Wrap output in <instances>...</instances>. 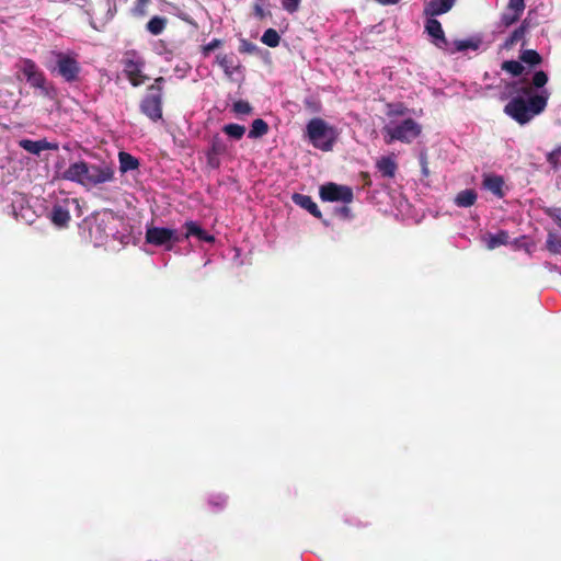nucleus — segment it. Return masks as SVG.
<instances>
[{
    "mask_svg": "<svg viewBox=\"0 0 561 561\" xmlns=\"http://www.w3.org/2000/svg\"><path fill=\"white\" fill-rule=\"evenodd\" d=\"M62 179L91 188L113 182L115 180V169L111 162L102 161L90 164L82 160L71 163L64 171Z\"/></svg>",
    "mask_w": 561,
    "mask_h": 561,
    "instance_id": "obj_1",
    "label": "nucleus"
},
{
    "mask_svg": "<svg viewBox=\"0 0 561 561\" xmlns=\"http://www.w3.org/2000/svg\"><path fill=\"white\" fill-rule=\"evenodd\" d=\"M548 99L549 93L547 90L528 99L517 95L512 98L504 106V113L519 125H525L546 110Z\"/></svg>",
    "mask_w": 561,
    "mask_h": 561,
    "instance_id": "obj_2",
    "label": "nucleus"
},
{
    "mask_svg": "<svg viewBox=\"0 0 561 561\" xmlns=\"http://www.w3.org/2000/svg\"><path fill=\"white\" fill-rule=\"evenodd\" d=\"M306 135L314 148L324 152L331 151L339 138L337 128L320 117L311 118L308 122Z\"/></svg>",
    "mask_w": 561,
    "mask_h": 561,
    "instance_id": "obj_3",
    "label": "nucleus"
},
{
    "mask_svg": "<svg viewBox=\"0 0 561 561\" xmlns=\"http://www.w3.org/2000/svg\"><path fill=\"white\" fill-rule=\"evenodd\" d=\"M164 78L158 77L154 82L148 87L147 94L140 101V112L150 121L158 122L162 118V91Z\"/></svg>",
    "mask_w": 561,
    "mask_h": 561,
    "instance_id": "obj_4",
    "label": "nucleus"
},
{
    "mask_svg": "<svg viewBox=\"0 0 561 561\" xmlns=\"http://www.w3.org/2000/svg\"><path fill=\"white\" fill-rule=\"evenodd\" d=\"M422 131V126L413 118H405L401 123L386 125L382 128L385 142L390 145L398 140L410 144L416 139Z\"/></svg>",
    "mask_w": 561,
    "mask_h": 561,
    "instance_id": "obj_5",
    "label": "nucleus"
},
{
    "mask_svg": "<svg viewBox=\"0 0 561 561\" xmlns=\"http://www.w3.org/2000/svg\"><path fill=\"white\" fill-rule=\"evenodd\" d=\"M15 68L24 76L31 87L39 89L44 95L49 94L47 87L50 85L47 83L44 72L38 68L34 60L22 58L15 65Z\"/></svg>",
    "mask_w": 561,
    "mask_h": 561,
    "instance_id": "obj_6",
    "label": "nucleus"
},
{
    "mask_svg": "<svg viewBox=\"0 0 561 561\" xmlns=\"http://www.w3.org/2000/svg\"><path fill=\"white\" fill-rule=\"evenodd\" d=\"M53 55L56 58L55 69L58 75L69 83L78 81L81 72V66L76 56L62 51H53Z\"/></svg>",
    "mask_w": 561,
    "mask_h": 561,
    "instance_id": "obj_7",
    "label": "nucleus"
},
{
    "mask_svg": "<svg viewBox=\"0 0 561 561\" xmlns=\"http://www.w3.org/2000/svg\"><path fill=\"white\" fill-rule=\"evenodd\" d=\"M124 72L128 78L129 82L134 87H138L148 79L147 76L142 73V68L145 66L144 59L137 54L135 50H129L125 53L124 59Z\"/></svg>",
    "mask_w": 561,
    "mask_h": 561,
    "instance_id": "obj_8",
    "label": "nucleus"
},
{
    "mask_svg": "<svg viewBox=\"0 0 561 561\" xmlns=\"http://www.w3.org/2000/svg\"><path fill=\"white\" fill-rule=\"evenodd\" d=\"M182 241L176 231L169 228L149 227L146 231V242L156 247H165L168 250L172 248L171 243Z\"/></svg>",
    "mask_w": 561,
    "mask_h": 561,
    "instance_id": "obj_9",
    "label": "nucleus"
},
{
    "mask_svg": "<svg viewBox=\"0 0 561 561\" xmlns=\"http://www.w3.org/2000/svg\"><path fill=\"white\" fill-rule=\"evenodd\" d=\"M320 197L323 202H342L350 204L353 202L354 194L348 186L328 183L320 187Z\"/></svg>",
    "mask_w": 561,
    "mask_h": 561,
    "instance_id": "obj_10",
    "label": "nucleus"
},
{
    "mask_svg": "<svg viewBox=\"0 0 561 561\" xmlns=\"http://www.w3.org/2000/svg\"><path fill=\"white\" fill-rule=\"evenodd\" d=\"M227 152L228 146L226 140L219 134L214 135L210 138L209 147L205 152L207 167L211 170L219 169L221 164L220 156H224Z\"/></svg>",
    "mask_w": 561,
    "mask_h": 561,
    "instance_id": "obj_11",
    "label": "nucleus"
},
{
    "mask_svg": "<svg viewBox=\"0 0 561 561\" xmlns=\"http://www.w3.org/2000/svg\"><path fill=\"white\" fill-rule=\"evenodd\" d=\"M78 206V201L75 198H66L61 203H56L50 213L49 219L51 222L59 228H67L71 216H70V206Z\"/></svg>",
    "mask_w": 561,
    "mask_h": 561,
    "instance_id": "obj_12",
    "label": "nucleus"
},
{
    "mask_svg": "<svg viewBox=\"0 0 561 561\" xmlns=\"http://www.w3.org/2000/svg\"><path fill=\"white\" fill-rule=\"evenodd\" d=\"M19 146L25 151L39 156L42 151L45 150H58V144L49 142L46 139L41 140H32V139H21L19 141Z\"/></svg>",
    "mask_w": 561,
    "mask_h": 561,
    "instance_id": "obj_13",
    "label": "nucleus"
},
{
    "mask_svg": "<svg viewBox=\"0 0 561 561\" xmlns=\"http://www.w3.org/2000/svg\"><path fill=\"white\" fill-rule=\"evenodd\" d=\"M426 23H425V31L427 34L433 37V43L438 48H445L447 46V38L445 36L444 30L442 27V24L438 20L428 16Z\"/></svg>",
    "mask_w": 561,
    "mask_h": 561,
    "instance_id": "obj_14",
    "label": "nucleus"
},
{
    "mask_svg": "<svg viewBox=\"0 0 561 561\" xmlns=\"http://www.w3.org/2000/svg\"><path fill=\"white\" fill-rule=\"evenodd\" d=\"M456 0H431L424 7V15L437 16L447 13L455 4Z\"/></svg>",
    "mask_w": 561,
    "mask_h": 561,
    "instance_id": "obj_15",
    "label": "nucleus"
},
{
    "mask_svg": "<svg viewBox=\"0 0 561 561\" xmlns=\"http://www.w3.org/2000/svg\"><path fill=\"white\" fill-rule=\"evenodd\" d=\"M184 227L186 229V232H185L184 237L182 238V240L183 239H188L190 237H196L198 240L205 241V242H209V243L215 241V237L209 234V233H207L195 221H192V220L191 221H186Z\"/></svg>",
    "mask_w": 561,
    "mask_h": 561,
    "instance_id": "obj_16",
    "label": "nucleus"
},
{
    "mask_svg": "<svg viewBox=\"0 0 561 561\" xmlns=\"http://www.w3.org/2000/svg\"><path fill=\"white\" fill-rule=\"evenodd\" d=\"M293 202L301 208L308 210L316 218H321L322 214L318 205L312 201L311 196L295 193L291 197Z\"/></svg>",
    "mask_w": 561,
    "mask_h": 561,
    "instance_id": "obj_17",
    "label": "nucleus"
},
{
    "mask_svg": "<svg viewBox=\"0 0 561 561\" xmlns=\"http://www.w3.org/2000/svg\"><path fill=\"white\" fill-rule=\"evenodd\" d=\"M482 185L485 190L490 191L499 198H502L505 195V192L503 190L504 180L500 175H485Z\"/></svg>",
    "mask_w": 561,
    "mask_h": 561,
    "instance_id": "obj_18",
    "label": "nucleus"
},
{
    "mask_svg": "<svg viewBox=\"0 0 561 561\" xmlns=\"http://www.w3.org/2000/svg\"><path fill=\"white\" fill-rule=\"evenodd\" d=\"M217 64L224 70L225 75L231 77L240 69V65L236 60L233 54H219L216 57Z\"/></svg>",
    "mask_w": 561,
    "mask_h": 561,
    "instance_id": "obj_19",
    "label": "nucleus"
},
{
    "mask_svg": "<svg viewBox=\"0 0 561 561\" xmlns=\"http://www.w3.org/2000/svg\"><path fill=\"white\" fill-rule=\"evenodd\" d=\"M376 168L383 178L392 179L398 170V164L392 157H381L377 161Z\"/></svg>",
    "mask_w": 561,
    "mask_h": 561,
    "instance_id": "obj_20",
    "label": "nucleus"
},
{
    "mask_svg": "<svg viewBox=\"0 0 561 561\" xmlns=\"http://www.w3.org/2000/svg\"><path fill=\"white\" fill-rule=\"evenodd\" d=\"M118 162H119V171L122 173H126L128 171H134L139 168V160L126 151H121L118 153Z\"/></svg>",
    "mask_w": 561,
    "mask_h": 561,
    "instance_id": "obj_21",
    "label": "nucleus"
},
{
    "mask_svg": "<svg viewBox=\"0 0 561 561\" xmlns=\"http://www.w3.org/2000/svg\"><path fill=\"white\" fill-rule=\"evenodd\" d=\"M168 19L161 15H153L146 24V31L151 35L158 36L165 30Z\"/></svg>",
    "mask_w": 561,
    "mask_h": 561,
    "instance_id": "obj_22",
    "label": "nucleus"
},
{
    "mask_svg": "<svg viewBox=\"0 0 561 561\" xmlns=\"http://www.w3.org/2000/svg\"><path fill=\"white\" fill-rule=\"evenodd\" d=\"M477 193L474 190L460 191L455 197V204L458 207H471L477 202Z\"/></svg>",
    "mask_w": 561,
    "mask_h": 561,
    "instance_id": "obj_23",
    "label": "nucleus"
},
{
    "mask_svg": "<svg viewBox=\"0 0 561 561\" xmlns=\"http://www.w3.org/2000/svg\"><path fill=\"white\" fill-rule=\"evenodd\" d=\"M508 240H510L508 232L505 230H500L495 234H489L488 241H486V247H488V249L493 250L501 245L507 244Z\"/></svg>",
    "mask_w": 561,
    "mask_h": 561,
    "instance_id": "obj_24",
    "label": "nucleus"
},
{
    "mask_svg": "<svg viewBox=\"0 0 561 561\" xmlns=\"http://www.w3.org/2000/svg\"><path fill=\"white\" fill-rule=\"evenodd\" d=\"M268 124L264 119L256 118L252 122L249 138H261L268 133Z\"/></svg>",
    "mask_w": 561,
    "mask_h": 561,
    "instance_id": "obj_25",
    "label": "nucleus"
},
{
    "mask_svg": "<svg viewBox=\"0 0 561 561\" xmlns=\"http://www.w3.org/2000/svg\"><path fill=\"white\" fill-rule=\"evenodd\" d=\"M546 248L552 254H561V236L556 232H548Z\"/></svg>",
    "mask_w": 561,
    "mask_h": 561,
    "instance_id": "obj_26",
    "label": "nucleus"
},
{
    "mask_svg": "<svg viewBox=\"0 0 561 561\" xmlns=\"http://www.w3.org/2000/svg\"><path fill=\"white\" fill-rule=\"evenodd\" d=\"M222 131L232 139L240 140L245 133V127L239 124L231 123L225 125L222 127Z\"/></svg>",
    "mask_w": 561,
    "mask_h": 561,
    "instance_id": "obj_27",
    "label": "nucleus"
},
{
    "mask_svg": "<svg viewBox=\"0 0 561 561\" xmlns=\"http://www.w3.org/2000/svg\"><path fill=\"white\" fill-rule=\"evenodd\" d=\"M304 107L310 114H319L322 111V103L319 98L309 95L304 99Z\"/></svg>",
    "mask_w": 561,
    "mask_h": 561,
    "instance_id": "obj_28",
    "label": "nucleus"
},
{
    "mask_svg": "<svg viewBox=\"0 0 561 561\" xmlns=\"http://www.w3.org/2000/svg\"><path fill=\"white\" fill-rule=\"evenodd\" d=\"M519 58L523 62L528 64L530 66H537L542 61V58L539 55V53L534 49H526L522 51Z\"/></svg>",
    "mask_w": 561,
    "mask_h": 561,
    "instance_id": "obj_29",
    "label": "nucleus"
},
{
    "mask_svg": "<svg viewBox=\"0 0 561 561\" xmlns=\"http://www.w3.org/2000/svg\"><path fill=\"white\" fill-rule=\"evenodd\" d=\"M262 43L268 47H276L279 45L280 36L274 28H268L264 32L262 38Z\"/></svg>",
    "mask_w": 561,
    "mask_h": 561,
    "instance_id": "obj_30",
    "label": "nucleus"
},
{
    "mask_svg": "<svg viewBox=\"0 0 561 561\" xmlns=\"http://www.w3.org/2000/svg\"><path fill=\"white\" fill-rule=\"evenodd\" d=\"M151 0H136L134 7L131 8V14L136 18H144L148 14V5Z\"/></svg>",
    "mask_w": 561,
    "mask_h": 561,
    "instance_id": "obj_31",
    "label": "nucleus"
},
{
    "mask_svg": "<svg viewBox=\"0 0 561 561\" xmlns=\"http://www.w3.org/2000/svg\"><path fill=\"white\" fill-rule=\"evenodd\" d=\"M502 69L517 77L524 71V66L516 60H506L502 64Z\"/></svg>",
    "mask_w": 561,
    "mask_h": 561,
    "instance_id": "obj_32",
    "label": "nucleus"
},
{
    "mask_svg": "<svg viewBox=\"0 0 561 561\" xmlns=\"http://www.w3.org/2000/svg\"><path fill=\"white\" fill-rule=\"evenodd\" d=\"M522 14L523 13L514 12V11H512V13H511V11L504 12L502 14L501 22L504 26L508 27V26L513 25L514 23H516L520 19Z\"/></svg>",
    "mask_w": 561,
    "mask_h": 561,
    "instance_id": "obj_33",
    "label": "nucleus"
},
{
    "mask_svg": "<svg viewBox=\"0 0 561 561\" xmlns=\"http://www.w3.org/2000/svg\"><path fill=\"white\" fill-rule=\"evenodd\" d=\"M547 82H548V75L545 71L539 70L534 73L533 79H531L533 87L540 89V88H543L547 84Z\"/></svg>",
    "mask_w": 561,
    "mask_h": 561,
    "instance_id": "obj_34",
    "label": "nucleus"
},
{
    "mask_svg": "<svg viewBox=\"0 0 561 561\" xmlns=\"http://www.w3.org/2000/svg\"><path fill=\"white\" fill-rule=\"evenodd\" d=\"M526 28H527L526 22L524 21L520 26H518L517 28H515L512 32L507 43L508 44H515L518 41H520L524 37V35H525Z\"/></svg>",
    "mask_w": 561,
    "mask_h": 561,
    "instance_id": "obj_35",
    "label": "nucleus"
},
{
    "mask_svg": "<svg viewBox=\"0 0 561 561\" xmlns=\"http://www.w3.org/2000/svg\"><path fill=\"white\" fill-rule=\"evenodd\" d=\"M233 112L241 115H247L252 112V106L249 102L239 100L233 103Z\"/></svg>",
    "mask_w": 561,
    "mask_h": 561,
    "instance_id": "obj_36",
    "label": "nucleus"
},
{
    "mask_svg": "<svg viewBox=\"0 0 561 561\" xmlns=\"http://www.w3.org/2000/svg\"><path fill=\"white\" fill-rule=\"evenodd\" d=\"M543 213L550 217L561 229V208L560 207H546Z\"/></svg>",
    "mask_w": 561,
    "mask_h": 561,
    "instance_id": "obj_37",
    "label": "nucleus"
},
{
    "mask_svg": "<svg viewBox=\"0 0 561 561\" xmlns=\"http://www.w3.org/2000/svg\"><path fill=\"white\" fill-rule=\"evenodd\" d=\"M220 46H222V41L219 38H214L211 42L202 47V54L204 57H208L213 50L219 48Z\"/></svg>",
    "mask_w": 561,
    "mask_h": 561,
    "instance_id": "obj_38",
    "label": "nucleus"
},
{
    "mask_svg": "<svg viewBox=\"0 0 561 561\" xmlns=\"http://www.w3.org/2000/svg\"><path fill=\"white\" fill-rule=\"evenodd\" d=\"M301 0H282V7L288 13H295L298 11Z\"/></svg>",
    "mask_w": 561,
    "mask_h": 561,
    "instance_id": "obj_39",
    "label": "nucleus"
},
{
    "mask_svg": "<svg viewBox=\"0 0 561 561\" xmlns=\"http://www.w3.org/2000/svg\"><path fill=\"white\" fill-rule=\"evenodd\" d=\"M561 157V147L556 148L547 156V161L553 167L557 168L559 164V159Z\"/></svg>",
    "mask_w": 561,
    "mask_h": 561,
    "instance_id": "obj_40",
    "label": "nucleus"
},
{
    "mask_svg": "<svg viewBox=\"0 0 561 561\" xmlns=\"http://www.w3.org/2000/svg\"><path fill=\"white\" fill-rule=\"evenodd\" d=\"M525 10V1L524 0H510L507 4V11H514L523 13Z\"/></svg>",
    "mask_w": 561,
    "mask_h": 561,
    "instance_id": "obj_41",
    "label": "nucleus"
},
{
    "mask_svg": "<svg viewBox=\"0 0 561 561\" xmlns=\"http://www.w3.org/2000/svg\"><path fill=\"white\" fill-rule=\"evenodd\" d=\"M256 50V46L255 44L247 41V39H242L241 43H240V46H239V51L242 53V54H252Z\"/></svg>",
    "mask_w": 561,
    "mask_h": 561,
    "instance_id": "obj_42",
    "label": "nucleus"
},
{
    "mask_svg": "<svg viewBox=\"0 0 561 561\" xmlns=\"http://www.w3.org/2000/svg\"><path fill=\"white\" fill-rule=\"evenodd\" d=\"M455 44H456V50L457 51H463V50H467L469 48H471V49H477L478 48V45L474 44L471 41H457Z\"/></svg>",
    "mask_w": 561,
    "mask_h": 561,
    "instance_id": "obj_43",
    "label": "nucleus"
},
{
    "mask_svg": "<svg viewBox=\"0 0 561 561\" xmlns=\"http://www.w3.org/2000/svg\"><path fill=\"white\" fill-rule=\"evenodd\" d=\"M253 12H254V15L255 18H257L259 20H263L267 14H270L268 12H266L263 7L259 3H255L253 5Z\"/></svg>",
    "mask_w": 561,
    "mask_h": 561,
    "instance_id": "obj_44",
    "label": "nucleus"
},
{
    "mask_svg": "<svg viewBox=\"0 0 561 561\" xmlns=\"http://www.w3.org/2000/svg\"><path fill=\"white\" fill-rule=\"evenodd\" d=\"M335 215L344 219L350 218L351 209L347 206L337 207L335 208Z\"/></svg>",
    "mask_w": 561,
    "mask_h": 561,
    "instance_id": "obj_45",
    "label": "nucleus"
},
{
    "mask_svg": "<svg viewBox=\"0 0 561 561\" xmlns=\"http://www.w3.org/2000/svg\"><path fill=\"white\" fill-rule=\"evenodd\" d=\"M209 503L216 507L224 506L227 503V497L221 495L214 496Z\"/></svg>",
    "mask_w": 561,
    "mask_h": 561,
    "instance_id": "obj_46",
    "label": "nucleus"
},
{
    "mask_svg": "<svg viewBox=\"0 0 561 561\" xmlns=\"http://www.w3.org/2000/svg\"><path fill=\"white\" fill-rule=\"evenodd\" d=\"M359 176H360V179L363 181V185L365 187L371 186V179H370V175L367 172H360Z\"/></svg>",
    "mask_w": 561,
    "mask_h": 561,
    "instance_id": "obj_47",
    "label": "nucleus"
},
{
    "mask_svg": "<svg viewBox=\"0 0 561 561\" xmlns=\"http://www.w3.org/2000/svg\"><path fill=\"white\" fill-rule=\"evenodd\" d=\"M520 92H522L523 94L527 95L528 98H530V96H533V95H534V94H533V88H531V87H529V85L523 87V88L520 89Z\"/></svg>",
    "mask_w": 561,
    "mask_h": 561,
    "instance_id": "obj_48",
    "label": "nucleus"
},
{
    "mask_svg": "<svg viewBox=\"0 0 561 561\" xmlns=\"http://www.w3.org/2000/svg\"><path fill=\"white\" fill-rule=\"evenodd\" d=\"M378 3L388 5V4H397L400 0H376Z\"/></svg>",
    "mask_w": 561,
    "mask_h": 561,
    "instance_id": "obj_49",
    "label": "nucleus"
},
{
    "mask_svg": "<svg viewBox=\"0 0 561 561\" xmlns=\"http://www.w3.org/2000/svg\"><path fill=\"white\" fill-rule=\"evenodd\" d=\"M183 21L191 22L193 21L188 15H181L180 16Z\"/></svg>",
    "mask_w": 561,
    "mask_h": 561,
    "instance_id": "obj_50",
    "label": "nucleus"
},
{
    "mask_svg": "<svg viewBox=\"0 0 561 561\" xmlns=\"http://www.w3.org/2000/svg\"><path fill=\"white\" fill-rule=\"evenodd\" d=\"M423 172H424V174H427V168H426V165H425V164H424V167H423Z\"/></svg>",
    "mask_w": 561,
    "mask_h": 561,
    "instance_id": "obj_51",
    "label": "nucleus"
}]
</instances>
